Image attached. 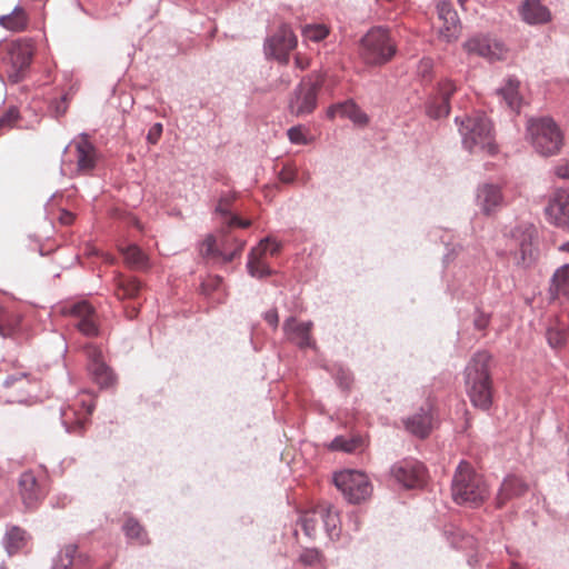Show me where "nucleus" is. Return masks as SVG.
Masks as SVG:
<instances>
[{"mask_svg":"<svg viewBox=\"0 0 569 569\" xmlns=\"http://www.w3.org/2000/svg\"><path fill=\"white\" fill-rule=\"evenodd\" d=\"M433 61L430 58H422L417 67V73L423 81H431Z\"/></svg>","mask_w":569,"mask_h":569,"instance_id":"obj_45","label":"nucleus"},{"mask_svg":"<svg viewBox=\"0 0 569 569\" xmlns=\"http://www.w3.org/2000/svg\"><path fill=\"white\" fill-rule=\"evenodd\" d=\"M33 57V48L29 40L21 39L9 44L3 62L9 67L8 77L11 82L22 80L24 71L29 68Z\"/></svg>","mask_w":569,"mask_h":569,"instance_id":"obj_10","label":"nucleus"},{"mask_svg":"<svg viewBox=\"0 0 569 569\" xmlns=\"http://www.w3.org/2000/svg\"><path fill=\"white\" fill-rule=\"evenodd\" d=\"M162 131H163L162 123H160V122L153 123L150 127L148 134H147L148 142L151 144H156L159 141V139L162 134Z\"/></svg>","mask_w":569,"mask_h":569,"instance_id":"obj_50","label":"nucleus"},{"mask_svg":"<svg viewBox=\"0 0 569 569\" xmlns=\"http://www.w3.org/2000/svg\"><path fill=\"white\" fill-rule=\"evenodd\" d=\"M519 14L530 26L545 24L551 21V12L541 3V0H523L519 7Z\"/></svg>","mask_w":569,"mask_h":569,"instance_id":"obj_23","label":"nucleus"},{"mask_svg":"<svg viewBox=\"0 0 569 569\" xmlns=\"http://www.w3.org/2000/svg\"><path fill=\"white\" fill-rule=\"evenodd\" d=\"M27 541L26 531L19 527H12L4 537V547L9 555H14L26 547Z\"/></svg>","mask_w":569,"mask_h":569,"instance_id":"obj_37","label":"nucleus"},{"mask_svg":"<svg viewBox=\"0 0 569 569\" xmlns=\"http://www.w3.org/2000/svg\"><path fill=\"white\" fill-rule=\"evenodd\" d=\"M279 179L281 182L292 183L297 179V170L292 166L286 164L279 171Z\"/></svg>","mask_w":569,"mask_h":569,"instance_id":"obj_49","label":"nucleus"},{"mask_svg":"<svg viewBox=\"0 0 569 569\" xmlns=\"http://www.w3.org/2000/svg\"><path fill=\"white\" fill-rule=\"evenodd\" d=\"M320 88L321 83L313 80L311 77L302 78L289 97V112L296 117H303L312 113L317 108Z\"/></svg>","mask_w":569,"mask_h":569,"instance_id":"obj_6","label":"nucleus"},{"mask_svg":"<svg viewBox=\"0 0 569 569\" xmlns=\"http://www.w3.org/2000/svg\"><path fill=\"white\" fill-rule=\"evenodd\" d=\"M431 406L426 405L405 420L406 429L418 438H426L432 429Z\"/></svg>","mask_w":569,"mask_h":569,"instance_id":"obj_22","label":"nucleus"},{"mask_svg":"<svg viewBox=\"0 0 569 569\" xmlns=\"http://www.w3.org/2000/svg\"><path fill=\"white\" fill-rule=\"evenodd\" d=\"M88 558L77 552V546H66L60 560L52 569H87Z\"/></svg>","mask_w":569,"mask_h":569,"instance_id":"obj_29","label":"nucleus"},{"mask_svg":"<svg viewBox=\"0 0 569 569\" xmlns=\"http://www.w3.org/2000/svg\"><path fill=\"white\" fill-rule=\"evenodd\" d=\"M71 146H74L76 149L77 170L82 173L91 172L99 161V151L89 140L88 134L80 133L77 139L64 148L63 152L66 153Z\"/></svg>","mask_w":569,"mask_h":569,"instance_id":"obj_15","label":"nucleus"},{"mask_svg":"<svg viewBox=\"0 0 569 569\" xmlns=\"http://www.w3.org/2000/svg\"><path fill=\"white\" fill-rule=\"evenodd\" d=\"M213 242H214V241H213V239H211V238L207 240V251H208V253H209V252H211V249H212Z\"/></svg>","mask_w":569,"mask_h":569,"instance_id":"obj_60","label":"nucleus"},{"mask_svg":"<svg viewBox=\"0 0 569 569\" xmlns=\"http://www.w3.org/2000/svg\"><path fill=\"white\" fill-rule=\"evenodd\" d=\"M288 139L295 144H306L307 139L301 130L300 126L291 127L287 131Z\"/></svg>","mask_w":569,"mask_h":569,"instance_id":"obj_48","label":"nucleus"},{"mask_svg":"<svg viewBox=\"0 0 569 569\" xmlns=\"http://www.w3.org/2000/svg\"><path fill=\"white\" fill-rule=\"evenodd\" d=\"M396 52V42L390 31L383 27L371 28L360 40L359 54L367 64H385Z\"/></svg>","mask_w":569,"mask_h":569,"instance_id":"obj_4","label":"nucleus"},{"mask_svg":"<svg viewBox=\"0 0 569 569\" xmlns=\"http://www.w3.org/2000/svg\"><path fill=\"white\" fill-rule=\"evenodd\" d=\"M67 411H62V423L68 433L81 435L84 429L86 418H78L74 423L69 425L67 421Z\"/></svg>","mask_w":569,"mask_h":569,"instance_id":"obj_46","label":"nucleus"},{"mask_svg":"<svg viewBox=\"0 0 569 569\" xmlns=\"http://www.w3.org/2000/svg\"><path fill=\"white\" fill-rule=\"evenodd\" d=\"M29 23V17L26 10L17 4L14 8L4 14L0 16V26L13 32L23 31Z\"/></svg>","mask_w":569,"mask_h":569,"instance_id":"obj_26","label":"nucleus"},{"mask_svg":"<svg viewBox=\"0 0 569 569\" xmlns=\"http://www.w3.org/2000/svg\"><path fill=\"white\" fill-rule=\"evenodd\" d=\"M30 377L26 371L8 375L0 386V402L23 403L30 395Z\"/></svg>","mask_w":569,"mask_h":569,"instance_id":"obj_12","label":"nucleus"},{"mask_svg":"<svg viewBox=\"0 0 569 569\" xmlns=\"http://www.w3.org/2000/svg\"><path fill=\"white\" fill-rule=\"evenodd\" d=\"M452 498H486L487 485L466 460L458 465L452 478Z\"/></svg>","mask_w":569,"mask_h":569,"instance_id":"obj_5","label":"nucleus"},{"mask_svg":"<svg viewBox=\"0 0 569 569\" xmlns=\"http://www.w3.org/2000/svg\"><path fill=\"white\" fill-rule=\"evenodd\" d=\"M388 477L406 490L420 489L426 485L427 470L422 462L406 458L390 466Z\"/></svg>","mask_w":569,"mask_h":569,"instance_id":"obj_7","label":"nucleus"},{"mask_svg":"<svg viewBox=\"0 0 569 569\" xmlns=\"http://www.w3.org/2000/svg\"><path fill=\"white\" fill-rule=\"evenodd\" d=\"M465 50L469 54H476L487 59L490 62L505 59V44L485 34H476L463 43Z\"/></svg>","mask_w":569,"mask_h":569,"instance_id":"obj_13","label":"nucleus"},{"mask_svg":"<svg viewBox=\"0 0 569 569\" xmlns=\"http://www.w3.org/2000/svg\"><path fill=\"white\" fill-rule=\"evenodd\" d=\"M233 200L234 193L223 192L218 200L214 211L226 219L231 213L230 206Z\"/></svg>","mask_w":569,"mask_h":569,"instance_id":"obj_42","label":"nucleus"},{"mask_svg":"<svg viewBox=\"0 0 569 569\" xmlns=\"http://www.w3.org/2000/svg\"><path fill=\"white\" fill-rule=\"evenodd\" d=\"M122 531L128 541L132 545L147 546L150 543V538L144 527L132 517H128L124 520Z\"/></svg>","mask_w":569,"mask_h":569,"instance_id":"obj_28","label":"nucleus"},{"mask_svg":"<svg viewBox=\"0 0 569 569\" xmlns=\"http://www.w3.org/2000/svg\"><path fill=\"white\" fill-rule=\"evenodd\" d=\"M298 39L289 24L282 23L264 39L263 52L268 59H274L282 64L289 61V53L297 47Z\"/></svg>","mask_w":569,"mask_h":569,"instance_id":"obj_9","label":"nucleus"},{"mask_svg":"<svg viewBox=\"0 0 569 569\" xmlns=\"http://www.w3.org/2000/svg\"><path fill=\"white\" fill-rule=\"evenodd\" d=\"M296 64H297L299 68H301V69H303V68H305V64L301 62V60H300L299 58H296Z\"/></svg>","mask_w":569,"mask_h":569,"instance_id":"obj_62","label":"nucleus"},{"mask_svg":"<svg viewBox=\"0 0 569 569\" xmlns=\"http://www.w3.org/2000/svg\"><path fill=\"white\" fill-rule=\"evenodd\" d=\"M93 410H94V406H93L92 403H91V405H89V406L87 407V409H86V416H87V417H88V416H90V415L93 412Z\"/></svg>","mask_w":569,"mask_h":569,"instance_id":"obj_61","label":"nucleus"},{"mask_svg":"<svg viewBox=\"0 0 569 569\" xmlns=\"http://www.w3.org/2000/svg\"><path fill=\"white\" fill-rule=\"evenodd\" d=\"M19 110L16 107H10L2 116L4 124L11 126L14 121L19 119Z\"/></svg>","mask_w":569,"mask_h":569,"instance_id":"obj_52","label":"nucleus"},{"mask_svg":"<svg viewBox=\"0 0 569 569\" xmlns=\"http://www.w3.org/2000/svg\"><path fill=\"white\" fill-rule=\"evenodd\" d=\"M17 326V320L6 309L0 307V336L11 335Z\"/></svg>","mask_w":569,"mask_h":569,"instance_id":"obj_40","label":"nucleus"},{"mask_svg":"<svg viewBox=\"0 0 569 569\" xmlns=\"http://www.w3.org/2000/svg\"><path fill=\"white\" fill-rule=\"evenodd\" d=\"M259 249H251L246 263L247 271L250 277L256 279H264L273 273V270L264 262Z\"/></svg>","mask_w":569,"mask_h":569,"instance_id":"obj_31","label":"nucleus"},{"mask_svg":"<svg viewBox=\"0 0 569 569\" xmlns=\"http://www.w3.org/2000/svg\"><path fill=\"white\" fill-rule=\"evenodd\" d=\"M333 485L346 498H370L373 486L365 471L342 469L332 476Z\"/></svg>","mask_w":569,"mask_h":569,"instance_id":"obj_8","label":"nucleus"},{"mask_svg":"<svg viewBox=\"0 0 569 569\" xmlns=\"http://www.w3.org/2000/svg\"><path fill=\"white\" fill-rule=\"evenodd\" d=\"M363 447L365 440L361 436H352L349 438L345 436H337L328 445V448L331 451H341L346 453L356 452L357 450L362 449Z\"/></svg>","mask_w":569,"mask_h":569,"instance_id":"obj_32","label":"nucleus"},{"mask_svg":"<svg viewBox=\"0 0 569 569\" xmlns=\"http://www.w3.org/2000/svg\"><path fill=\"white\" fill-rule=\"evenodd\" d=\"M254 249H260V250H258V253L259 254L261 253L262 257H263L264 252L268 250L271 256H276L281 250V243L278 242L274 238L268 236V237L261 239L259 244Z\"/></svg>","mask_w":569,"mask_h":569,"instance_id":"obj_41","label":"nucleus"},{"mask_svg":"<svg viewBox=\"0 0 569 569\" xmlns=\"http://www.w3.org/2000/svg\"><path fill=\"white\" fill-rule=\"evenodd\" d=\"M312 328V321L298 322L297 318L293 316L288 317L282 325L286 339L296 345L299 349L317 348V343L311 337Z\"/></svg>","mask_w":569,"mask_h":569,"instance_id":"obj_14","label":"nucleus"},{"mask_svg":"<svg viewBox=\"0 0 569 569\" xmlns=\"http://www.w3.org/2000/svg\"><path fill=\"white\" fill-rule=\"evenodd\" d=\"M329 34V29L325 24L306 26L302 29V36L306 41L320 42Z\"/></svg>","mask_w":569,"mask_h":569,"instance_id":"obj_39","label":"nucleus"},{"mask_svg":"<svg viewBox=\"0 0 569 569\" xmlns=\"http://www.w3.org/2000/svg\"><path fill=\"white\" fill-rule=\"evenodd\" d=\"M549 293L551 298L560 296L569 300V264L559 267L550 280Z\"/></svg>","mask_w":569,"mask_h":569,"instance_id":"obj_27","label":"nucleus"},{"mask_svg":"<svg viewBox=\"0 0 569 569\" xmlns=\"http://www.w3.org/2000/svg\"><path fill=\"white\" fill-rule=\"evenodd\" d=\"M519 86L520 82L516 77H509L505 80V83L496 90L507 108L513 113H519L522 104Z\"/></svg>","mask_w":569,"mask_h":569,"instance_id":"obj_24","label":"nucleus"},{"mask_svg":"<svg viewBox=\"0 0 569 569\" xmlns=\"http://www.w3.org/2000/svg\"><path fill=\"white\" fill-rule=\"evenodd\" d=\"M476 203L480 211L487 216L497 212L505 203L501 186L492 182L479 184L476 192Z\"/></svg>","mask_w":569,"mask_h":569,"instance_id":"obj_18","label":"nucleus"},{"mask_svg":"<svg viewBox=\"0 0 569 569\" xmlns=\"http://www.w3.org/2000/svg\"><path fill=\"white\" fill-rule=\"evenodd\" d=\"M88 370L93 380L102 388H107L114 382V376L111 369L103 362L101 355L93 351L91 359L88 363Z\"/></svg>","mask_w":569,"mask_h":569,"instance_id":"obj_25","label":"nucleus"},{"mask_svg":"<svg viewBox=\"0 0 569 569\" xmlns=\"http://www.w3.org/2000/svg\"><path fill=\"white\" fill-rule=\"evenodd\" d=\"M455 122L459 127L462 147L470 153L493 156L498 152L492 122L485 113L476 112L463 118L457 116Z\"/></svg>","mask_w":569,"mask_h":569,"instance_id":"obj_2","label":"nucleus"},{"mask_svg":"<svg viewBox=\"0 0 569 569\" xmlns=\"http://www.w3.org/2000/svg\"><path fill=\"white\" fill-rule=\"evenodd\" d=\"M537 237V229L529 223L519 224L511 231V238L515 247V258L518 264L530 266L537 254L533 241Z\"/></svg>","mask_w":569,"mask_h":569,"instance_id":"obj_11","label":"nucleus"},{"mask_svg":"<svg viewBox=\"0 0 569 569\" xmlns=\"http://www.w3.org/2000/svg\"><path fill=\"white\" fill-rule=\"evenodd\" d=\"M221 280L219 278H217L212 283L210 282H203L201 284V289H202V292L204 295H208L211 290H214L218 286V283L220 282Z\"/></svg>","mask_w":569,"mask_h":569,"instance_id":"obj_57","label":"nucleus"},{"mask_svg":"<svg viewBox=\"0 0 569 569\" xmlns=\"http://www.w3.org/2000/svg\"><path fill=\"white\" fill-rule=\"evenodd\" d=\"M438 18L442 22L440 33L447 41L458 38L461 30L459 16L450 1H439L437 3Z\"/></svg>","mask_w":569,"mask_h":569,"instance_id":"obj_20","label":"nucleus"},{"mask_svg":"<svg viewBox=\"0 0 569 569\" xmlns=\"http://www.w3.org/2000/svg\"><path fill=\"white\" fill-rule=\"evenodd\" d=\"M456 86L445 79L438 83V93L426 102V113L432 119L447 117L450 112V97L455 93Z\"/></svg>","mask_w":569,"mask_h":569,"instance_id":"obj_17","label":"nucleus"},{"mask_svg":"<svg viewBox=\"0 0 569 569\" xmlns=\"http://www.w3.org/2000/svg\"><path fill=\"white\" fill-rule=\"evenodd\" d=\"M70 313L78 318L74 326L83 336L96 337L99 335L94 309L87 301L74 303Z\"/></svg>","mask_w":569,"mask_h":569,"instance_id":"obj_21","label":"nucleus"},{"mask_svg":"<svg viewBox=\"0 0 569 569\" xmlns=\"http://www.w3.org/2000/svg\"><path fill=\"white\" fill-rule=\"evenodd\" d=\"M340 117L348 118L353 123L359 126H367L369 117L360 109V107L352 99L341 102Z\"/></svg>","mask_w":569,"mask_h":569,"instance_id":"obj_34","label":"nucleus"},{"mask_svg":"<svg viewBox=\"0 0 569 569\" xmlns=\"http://www.w3.org/2000/svg\"><path fill=\"white\" fill-rule=\"evenodd\" d=\"M226 222L229 227L247 228L250 226L249 220H243L233 213H230V216L226 218Z\"/></svg>","mask_w":569,"mask_h":569,"instance_id":"obj_53","label":"nucleus"},{"mask_svg":"<svg viewBox=\"0 0 569 569\" xmlns=\"http://www.w3.org/2000/svg\"><path fill=\"white\" fill-rule=\"evenodd\" d=\"M326 370L332 375L340 389L348 391L351 388L353 376L343 365L335 363L331 368L326 367Z\"/></svg>","mask_w":569,"mask_h":569,"instance_id":"obj_38","label":"nucleus"},{"mask_svg":"<svg viewBox=\"0 0 569 569\" xmlns=\"http://www.w3.org/2000/svg\"><path fill=\"white\" fill-rule=\"evenodd\" d=\"M491 355L479 350L470 358L465 370L466 393L473 407L483 411L492 405Z\"/></svg>","mask_w":569,"mask_h":569,"instance_id":"obj_1","label":"nucleus"},{"mask_svg":"<svg viewBox=\"0 0 569 569\" xmlns=\"http://www.w3.org/2000/svg\"><path fill=\"white\" fill-rule=\"evenodd\" d=\"M142 288L137 278L121 277L117 281L116 293L119 299H134Z\"/></svg>","mask_w":569,"mask_h":569,"instance_id":"obj_35","label":"nucleus"},{"mask_svg":"<svg viewBox=\"0 0 569 569\" xmlns=\"http://www.w3.org/2000/svg\"><path fill=\"white\" fill-rule=\"evenodd\" d=\"M526 137L533 150L542 157L558 154L565 143V133L553 118L531 117L527 120Z\"/></svg>","mask_w":569,"mask_h":569,"instance_id":"obj_3","label":"nucleus"},{"mask_svg":"<svg viewBox=\"0 0 569 569\" xmlns=\"http://www.w3.org/2000/svg\"><path fill=\"white\" fill-rule=\"evenodd\" d=\"M553 173L563 180H569V164L566 162L558 163L553 168Z\"/></svg>","mask_w":569,"mask_h":569,"instance_id":"obj_54","label":"nucleus"},{"mask_svg":"<svg viewBox=\"0 0 569 569\" xmlns=\"http://www.w3.org/2000/svg\"><path fill=\"white\" fill-rule=\"evenodd\" d=\"M546 337L549 346L553 349L562 347L566 342L565 332L555 328H549Z\"/></svg>","mask_w":569,"mask_h":569,"instance_id":"obj_44","label":"nucleus"},{"mask_svg":"<svg viewBox=\"0 0 569 569\" xmlns=\"http://www.w3.org/2000/svg\"><path fill=\"white\" fill-rule=\"evenodd\" d=\"M120 251L126 263L134 270H147L150 267L148 256L134 243L121 247Z\"/></svg>","mask_w":569,"mask_h":569,"instance_id":"obj_30","label":"nucleus"},{"mask_svg":"<svg viewBox=\"0 0 569 569\" xmlns=\"http://www.w3.org/2000/svg\"><path fill=\"white\" fill-rule=\"evenodd\" d=\"M242 247H243V243H241V246H240L238 249H236V250H233V251H231V252L223 253V254H222L223 260H224L226 262H230V261H232V260L236 258V256L240 252V250L242 249Z\"/></svg>","mask_w":569,"mask_h":569,"instance_id":"obj_58","label":"nucleus"},{"mask_svg":"<svg viewBox=\"0 0 569 569\" xmlns=\"http://www.w3.org/2000/svg\"><path fill=\"white\" fill-rule=\"evenodd\" d=\"M264 321L271 326L273 329L278 328L279 325V316L276 308L269 309L263 313Z\"/></svg>","mask_w":569,"mask_h":569,"instance_id":"obj_51","label":"nucleus"},{"mask_svg":"<svg viewBox=\"0 0 569 569\" xmlns=\"http://www.w3.org/2000/svg\"><path fill=\"white\" fill-rule=\"evenodd\" d=\"M68 102L67 94H63L60 99H54L50 103V110L56 118L63 116L67 112Z\"/></svg>","mask_w":569,"mask_h":569,"instance_id":"obj_47","label":"nucleus"},{"mask_svg":"<svg viewBox=\"0 0 569 569\" xmlns=\"http://www.w3.org/2000/svg\"><path fill=\"white\" fill-rule=\"evenodd\" d=\"M482 249L478 244L462 246L460 243H447V252L443 256L445 264L456 262L460 267L475 266L482 258Z\"/></svg>","mask_w":569,"mask_h":569,"instance_id":"obj_19","label":"nucleus"},{"mask_svg":"<svg viewBox=\"0 0 569 569\" xmlns=\"http://www.w3.org/2000/svg\"><path fill=\"white\" fill-rule=\"evenodd\" d=\"M528 491V485L518 476H507L501 486L500 493L503 498H518L525 496Z\"/></svg>","mask_w":569,"mask_h":569,"instance_id":"obj_33","label":"nucleus"},{"mask_svg":"<svg viewBox=\"0 0 569 569\" xmlns=\"http://www.w3.org/2000/svg\"><path fill=\"white\" fill-rule=\"evenodd\" d=\"M545 211L550 223L569 230V188L557 189Z\"/></svg>","mask_w":569,"mask_h":569,"instance_id":"obj_16","label":"nucleus"},{"mask_svg":"<svg viewBox=\"0 0 569 569\" xmlns=\"http://www.w3.org/2000/svg\"><path fill=\"white\" fill-rule=\"evenodd\" d=\"M559 250L560 251H565V252H569V241L562 243L560 247H559Z\"/></svg>","mask_w":569,"mask_h":569,"instance_id":"obj_59","label":"nucleus"},{"mask_svg":"<svg viewBox=\"0 0 569 569\" xmlns=\"http://www.w3.org/2000/svg\"><path fill=\"white\" fill-rule=\"evenodd\" d=\"M300 562L306 566L322 565L323 556L317 549H306L299 557Z\"/></svg>","mask_w":569,"mask_h":569,"instance_id":"obj_43","label":"nucleus"},{"mask_svg":"<svg viewBox=\"0 0 569 569\" xmlns=\"http://www.w3.org/2000/svg\"><path fill=\"white\" fill-rule=\"evenodd\" d=\"M473 322L477 329L483 330L489 325V317L486 315H479Z\"/></svg>","mask_w":569,"mask_h":569,"instance_id":"obj_55","label":"nucleus"},{"mask_svg":"<svg viewBox=\"0 0 569 569\" xmlns=\"http://www.w3.org/2000/svg\"><path fill=\"white\" fill-rule=\"evenodd\" d=\"M340 106H341V102H338V103H335V104H331L328 109H327V117L329 119H333L337 114L340 116Z\"/></svg>","mask_w":569,"mask_h":569,"instance_id":"obj_56","label":"nucleus"},{"mask_svg":"<svg viewBox=\"0 0 569 569\" xmlns=\"http://www.w3.org/2000/svg\"><path fill=\"white\" fill-rule=\"evenodd\" d=\"M19 489L22 498H37L43 495L34 473L30 470L20 475Z\"/></svg>","mask_w":569,"mask_h":569,"instance_id":"obj_36","label":"nucleus"}]
</instances>
